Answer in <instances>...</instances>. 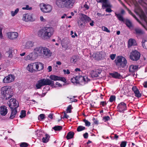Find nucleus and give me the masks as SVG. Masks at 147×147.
Wrapping results in <instances>:
<instances>
[{
  "label": "nucleus",
  "instance_id": "72a5a7b5",
  "mask_svg": "<svg viewBox=\"0 0 147 147\" xmlns=\"http://www.w3.org/2000/svg\"><path fill=\"white\" fill-rule=\"evenodd\" d=\"M50 138V136H49L48 134H46L45 137H43L42 139V142L44 143H47L49 141Z\"/></svg>",
  "mask_w": 147,
  "mask_h": 147
},
{
  "label": "nucleus",
  "instance_id": "338daca9",
  "mask_svg": "<svg viewBox=\"0 0 147 147\" xmlns=\"http://www.w3.org/2000/svg\"><path fill=\"white\" fill-rule=\"evenodd\" d=\"M63 71L64 73L66 72V73L67 74H69L70 73V71H69V70H68V69H67L66 71V70L64 69V70H63Z\"/></svg>",
  "mask_w": 147,
  "mask_h": 147
},
{
  "label": "nucleus",
  "instance_id": "a19ab883",
  "mask_svg": "<svg viewBox=\"0 0 147 147\" xmlns=\"http://www.w3.org/2000/svg\"><path fill=\"white\" fill-rule=\"evenodd\" d=\"M85 129V127L80 125L78 127L77 130L78 131H80L84 130Z\"/></svg>",
  "mask_w": 147,
  "mask_h": 147
},
{
  "label": "nucleus",
  "instance_id": "09e8293b",
  "mask_svg": "<svg viewBox=\"0 0 147 147\" xmlns=\"http://www.w3.org/2000/svg\"><path fill=\"white\" fill-rule=\"evenodd\" d=\"M115 96L112 95L109 98V101L110 102H112L115 100Z\"/></svg>",
  "mask_w": 147,
  "mask_h": 147
},
{
  "label": "nucleus",
  "instance_id": "412c9836",
  "mask_svg": "<svg viewBox=\"0 0 147 147\" xmlns=\"http://www.w3.org/2000/svg\"><path fill=\"white\" fill-rule=\"evenodd\" d=\"M110 75L112 77L119 79H123L122 76L120 74L117 72H115L113 73H111L110 74Z\"/></svg>",
  "mask_w": 147,
  "mask_h": 147
},
{
  "label": "nucleus",
  "instance_id": "9b49d317",
  "mask_svg": "<svg viewBox=\"0 0 147 147\" xmlns=\"http://www.w3.org/2000/svg\"><path fill=\"white\" fill-rule=\"evenodd\" d=\"M96 1L98 3H102V8L103 9H104L106 7H111L108 0H96Z\"/></svg>",
  "mask_w": 147,
  "mask_h": 147
},
{
  "label": "nucleus",
  "instance_id": "8fccbe9b",
  "mask_svg": "<svg viewBox=\"0 0 147 147\" xmlns=\"http://www.w3.org/2000/svg\"><path fill=\"white\" fill-rule=\"evenodd\" d=\"M22 9L23 10H30L32 9V8L31 7H29L28 5H26L25 7H22Z\"/></svg>",
  "mask_w": 147,
  "mask_h": 147
},
{
  "label": "nucleus",
  "instance_id": "c9c22d12",
  "mask_svg": "<svg viewBox=\"0 0 147 147\" xmlns=\"http://www.w3.org/2000/svg\"><path fill=\"white\" fill-rule=\"evenodd\" d=\"M50 78L54 81L59 80V77L55 75H51L50 77Z\"/></svg>",
  "mask_w": 147,
  "mask_h": 147
},
{
  "label": "nucleus",
  "instance_id": "5fc2aeb1",
  "mask_svg": "<svg viewBox=\"0 0 147 147\" xmlns=\"http://www.w3.org/2000/svg\"><path fill=\"white\" fill-rule=\"evenodd\" d=\"M116 56V55L115 54H112L110 55V57L112 60H113L115 59Z\"/></svg>",
  "mask_w": 147,
  "mask_h": 147
},
{
  "label": "nucleus",
  "instance_id": "7c9ffc66",
  "mask_svg": "<svg viewBox=\"0 0 147 147\" xmlns=\"http://www.w3.org/2000/svg\"><path fill=\"white\" fill-rule=\"evenodd\" d=\"M124 23H125L126 25L129 28L132 27V26L131 22L128 19H125V22Z\"/></svg>",
  "mask_w": 147,
  "mask_h": 147
},
{
  "label": "nucleus",
  "instance_id": "b1692460",
  "mask_svg": "<svg viewBox=\"0 0 147 147\" xmlns=\"http://www.w3.org/2000/svg\"><path fill=\"white\" fill-rule=\"evenodd\" d=\"M16 108H14V109L11 110V113L9 117L10 119H13L15 117L17 113V109Z\"/></svg>",
  "mask_w": 147,
  "mask_h": 147
},
{
  "label": "nucleus",
  "instance_id": "79ce46f5",
  "mask_svg": "<svg viewBox=\"0 0 147 147\" xmlns=\"http://www.w3.org/2000/svg\"><path fill=\"white\" fill-rule=\"evenodd\" d=\"M26 116V111L24 110H22L21 111V115L20 117L21 118H22Z\"/></svg>",
  "mask_w": 147,
  "mask_h": 147
},
{
  "label": "nucleus",
  "instance_id": "4be33fe9",
  "mask_svg": "<svg viewBox=\"0 0 147 147\" xmlns=\"http://www.w3.org/2000/svg\"><path fill=\"white\" fill-rule=\"evenodd\" d=\"M43 47H36L34 49V51L35 53H37L38 55L39 54L40 55H42Z\"/></svg>",
  "mask_w": 147,
  "mask_h": 147
},
{
  "label": "nucleus",
  "instance_id": "cd10ccee",
  "mask_svg": "<svg viewBox=\"0 0 147 147\" xmlns=\"http://www.w3.org/2000/svg\"><path fill=\"white\" fill-rule=\"evenodd\" d=\"M134 30L136 34L138 35H142L144 33V31L140 28H136Z\"/></svg>",
  "mask_w": 147,
  "mask_h": 147
},
{
  "label": "nucleus",
  "instance_id": "2eb2a0df",
  "mask_svg": "<svg viewBox=\"0 0 147 147\" xmlns=\"http://www.w3.org/2000/svg\"><path fill=\"white\" fill-rule=\"evenodd\" d=\"M52 53L48 48L44 47L42 52V55L43 56L47 57H50Z\"/></svg>",
  "mask_w": 147,
  "mask_h": 147
},
{
  "label": "nucleus",
  "instance_id": "864d4df0",
  "mask_svg": "<svg viewBox=\"0 0 147 147\" xmlns=\"http://www.w3.org/2000/svg\"><path fill=\"white\" fill-rule=\"evenodd\" d=\"M146 41V40H143L142 41V45L144 48L146 49V47L145 46L144 43Z\"/></svg>",
  "mask_w": 147,
  "mask_h": 147
},
{
  "label": "nucleus",
  "instance_id": "052dcab7",
  "mask_svg": "<svg viewBox=\"0 0 147 147\" xmlns=\"http://www.w3.org/2000/svg\"><path fill=\"white\" fill-rule=\"evenodd\" d=\"M100 105H102V106H105L107 105V103L105 101H102L100 102Z\"/></svg>",
  "mask_w": 147,
  "mask_h": 147
},
{
  "label": "nucleus",
  "instance_id": "a211bd4d",
  "mask_svg": "<svg viewBox=\"0 0 147 147\" xmlns=\"http://www.w3.org/2000/svg\"><path fill=\"white\" fill-rule=\"evenodd\" d=\"M117 108L120 112H123L127 109L126 105L124 102H121L119 104Z\"/></svg>",
  "mask_w": 147,
  "mask_h": 147
},
{
  "label": "nucleus",
  "instance_id": "6e6552de",
  "mask_svg": "<svg viewBox=\"0 0 147 147\" xmlns=\"http://www.w3.org/2000/svg\"><path fill=\"white\" fill-rule=\"evenodd\" d=\"M40 7L41 11L45 13H50L52 9V6L49 4L42 3L40 5Z\"/></svg>",
  "mask_w": 147,
  "mask_h": 147
},
{
  "label": "nucleus",
  "instance_id": "603ef678",
  "mask_svg": "<svg viewBox=\"0 0 147 147\" xmlns=\"http://www.w3.org/2000/svg\"><path fill=\"white\" fill-rule=\"evenodd\" d=\"M126 142H122L120 144L121 147H125L126 145Z\"/></svg>",
  "mask_w": 147,
  "mask_h": 147
},
{
  "label": "nucleus",
  "instance_id": "bf43d9fd",
  "mask_svg": "<svg viewBox=\"0 0 147 147\" xmlns=\"http://www.w3.org/2000/svg\"><path fill=\"white\" fill-rule=\"evenodd\" d=\"M59 80H60L62 81H63L64 82H66V79L64 77H59Z\"/></svg>",
  "mask_w": 147,
  "mask_h": 147
},
{
  "label": "nucleus",
  "instance_id": "4468645a",
  "mask_svg": "<svg viewBox=\"0 0 147 147\" xmlns=\"http://www.w3.org/2000/svg\"><path fill=\"white\" fill-rule=\"evenodd\" d=\"M7 37L11 40L15 39L18 36V33L15 32H9L7 33Z\"/></svg>",
  "mask_w": 147,
  "mask_h": 147
},
{
  "label": "nucleus",
  "instance_id": "13d9d810",
  "mask_svg": "<svg viewBox=\"0 0 147 147\" xmlns=\"http://www.w3.org/2000/svg\"><path fill=\"white\" fill-rule=\"evenodd\" d=\"M103 119L105 120V121H107L110 119V118L109 116H105L103 117Z\"/></svg>",
  "mask_w": 147,
  "mask_h": 147
},
{
  "label": "nucleus",
  "instance_id": "f03ea898",
  "mask_svg": "<svg viewBox=\"0 0 147 147\" xmlns=\"http://www.w3.org/2000/svg\"><path fill=\"white\" fill-rule=\"evenodd\" d=\"M76 0H57L56 2V5L59 7L72 8L76 3Z\"/></svg>",
  "mask_w": 147,
  "mask_h": 147
},
{
  "label": "nucleus",
  "instance_id": "5701e85b",
  "mask_svg": "<svg viewBox=\"0 0 147 147\" xmlns=\"http://www.w3.org/2000/svg\"><path fill=\"white\" fill-rule=\"evenodd\" d=\"M128 47H131L132 46H136L137 45V43L135 40L134 39L130 38L128 42Z\"/></svg>",
  "mask_w": 147,
  "mask_h": 147
},
{
  "label": "nucleus",
  "instance_id": "de8ad7c7",
  "mask_svg": "<svg viewBox=\"0 0 147 147\" xmlns=\"http://www.w3.org/2000/svg\"><path fill=\"white\" fill-rule=\"evenodd\" d=\"M72 108V106L71 105H69L66 110V111L67 113H70L71 112V109Z\"/></svg>",
  "mask_w": 147,
  "mask_h": 147
},
{
  "label": "nucleus",
  "instance_id": "7ed1b4c3",
  "mask_svg": "<svg viewBox=\"0 0 147 147\" xmlns=\"http://www.w3.org/2000/svg\"><path fill=\"white\" fill-rule=\"evenodd\" d=\"M43 68V64L40 62L32 63L29 64L27 67L28 70L32 72L36 70L39 71Z\"/></svg>",
  "mask_w": 147,
  "mask_h": 147
},
{
  "label": "nucleus",
  "instance_id": "6e6d98bb",
  "mask_svg": "<svg viewBox=\"0 0 147 147\" xmlns=\"http://www.w3.org/2000/svg\"><path fill=\"white\" fill-rule=\"evenodd\" d=\"M110 7H106V8H107V9L105 10L106 11L109 13L111 12L112 10L111 9Z\"/></svg>",
  "mask_w": 147,
  "mask_h": 147
},
{
  "label": "nucleus",
  "instance_id": "dca6fc26",
  "mask_svg": "<svg viewBox=\"0 0 147 147\" xmlns=\"http://www.w3.org/2000/svg\"><path fill=\"white\" fill-rule=\"evenodd\" d=\"M69 39L67 38H65L61 41V43L62 47L67 49L68 47V44L70 42Z\"/></svg>",
  "mask_w": 147,
  "mask_h": 147
},
{
  "label": "nucleus",
  "instance_id": "423d86ee",
  "mask_svg": "<svg viewBox=\"0 0 147 147\" xmlns=\"http://www.w3.org/2000/svg\"><path fill=\"white\" fill-rule=\"evenodd\" d=\"M114 61L116 65L119 67L123 68L127 65V61L123 57L117 56Z\"/></svg>",
  "mask_w": 147,
  "mask_h": 147
},
{
  "label": "nucleus",
  "instance_id": "f257e3e1",
  "mask_svg": "<svg viewBox=\"0 0 147 147\" xmlns=\"http://www.w3.org/2000/svg\"><path fill=\"white\" fill-rule=\"evenodd\" d=\"M54 32V29L52 27H44L38 31V35L42 39H47L53 35Z\"/></svg>",
  "mask_w": 147,
  "mask_h": 147
},
{
  "label": "nucleus",
  "instance_id": "49530a36",
  "mask_svg": "<svg viewBox=\"0 0 147 147\" xmlns=\"http://www.w3.org/2000/svg\"><path fill=\"white\" fill-rule=\"evenodd\" d=\"M28 145V144L26 142L21 143L20 145L21 147H27Z\"/></svg>",
  "mask_w": 147,
  "mask_h": 147
},
{
  "label": "nucleus",
  "instance_id": "f704fd0d",
  "mask_svg": "<svg viewBox=\"0 0 147 147\" xmlns=\"http://www.w3.org/2000/svg\"><path fill=\"white\" fill-rule=\"evenodd\" d=\"M141 18L146 22L147 23L146 17L145 13L143 12H142L141 13L140 15Z\"/></svg>",
  "mask_w": 147,
  "mask_h": 147
},
{
  "label": "nucleus",
  "instance_id": "9d476101",
  "mask_svg": "<svg viewBox=\"0 0 147 147\" xmlns=\"http://www.w3.org/2000/svg\"><path fill=\"white\" fill-rule=\"evenodd\" d=\"M71 80L72 82L76 83V84L79 83L80 81H81L82 82H84L85 84L86 81L85 77L82 76H76L75 78H72Z\"/></svg>",
  "mask_w": 147,
  "mask_h": 147
},
{
  "label": "nucleus",
  "instance_id": "3c124183",
  "mask_svg": "<svg viewBox=\"0 0 147 147\" xmlns=\"http://www.w3.org/2000/svg\"><path fill=\"white\" fill-rule=\"evenodd\" d=\"M102 30L105 31H106L107 32H110V31L108 30V29L106 27L103 26L102 27Z\"/></svg>",
  "mask_w": 147,
  "mask_h": 147
},
{
  "label": "nucleus",
  "instance_id": "4c0bfd02",
  "mask_svg": "<svg viewBox=\"0 0 147 147\" xmlns=\"http://www.w3.org/2000/svg\"><path fill=\"white\" fill-rule=\"evenodd\" d=\"M78 26L82 28L84 26V24H85V22L84 21L82 20L81 19H80V20L78 22Z\"/></svg>",
  "mask_w": 147,
  "mask_h": 147
},
{
  "label": "nucleus",
  "instance_id": "39448f33",
  "mask_svg": "<svg viewBox=\"0 0 147 147\" xmlns=\"http://www.w3.org/2000/svg\"><path fill=\"white\" fill-rule=\"evenodd\" d=\"M54 82L49 79L43 78L38 81L36 84V87L37 89L41 88V87L45 85H51L53 86L54 85Z\"/></svg>",
  "mask_w": 147,
  "mask_h": 147
},
{
  "label": "nucleus",
  "instance_id": "c03bdc74",
  "mask_svg": "<svg viewBox=\"0 0 147 147\" xmlns=\"http://www.w3.org/2000/svg\"><path fill=\"white\" fill-rule=\"evenodd\" d=\"M134 93L135 94V96L136 97L138 98H139L141 97V94L140 93V92L138 90Z\"/></svg>",
  "mask_w": 147,
  "mask_h": 147
},
{
  "label": "nucleus",
  "instance_id": "393cba45",
  "mask_svg": "<svg viewBox=\"0 0 147 147\" xmlns=\"http://www.w3.org/2000/svg\"><path fill=\"white\" fill-rule=\"evenodd\" d=\"M125 7L127 9V10L128 11L129 13L137 21H138L140 24L144 28H145L146 30H147L146 27L143 24H142L141 22L139 21V20L137 18L136 16L134 15L133 13H132L130 11V10L129 9L127 8L125 6Z\"/></svg>",
  "mask_w": 147,
  "mask_h": 147
},
{
  "label": "nucleus",
  "instance_id": "1a4fd4ad",
  "mask_svg": "<svg viewBox=\"0 0 147 147\" xmlns=\"http://www.w3.org/2000/svg\"><path fill=\"white\" fill-rule=\"evenodd\" d=\"M7 104L11 110L14 109L16 108V109L19 106L18 103L16 102V100L14 99H11Z\"/></svg>",
  "mask_w": 147,
  "mask_h": 147
},
{
  "label": "nucleus",
  "instance_id": "6ab92c4d",
  "mask_svg": "<svg viewBox=\"0 0 147 147\" xmlns=\"http://www.w3.org/2000/svg\"><path fill=\"white\" fill-rule=\"evenodd\" d=\"M22 20L26 22L32 21L33 20L32 15L28 13L25 14L23 15Z\"/></svg>",
  "mask_w": 147,
  "mask_h": 147
},
{
  "label": "nucleus",
  "instance_id": "774afa93",
  "mask_svg": "<svg viewBox=\"0 0 147 147\" xmlns=\"http://www.w3.org/2000/svg\"><path fill=\"white\" fill-rule=\"evenodd\" d=\"M40 20L42 22H45V19L43 18V17L42 16H41L40 17Z\"/></svg>",
  "mask_w": 147,
  "mask_h": 147
},
{
  "label": "nucleus",
  "instance_id": "f8f14e48",
  "mask_svg": "<svg viewBox=\"0 0 147 147\" xmlns=\"http://www.w3.org/2000/svg\"><path fill=\"white\" fill-rule=\"evenodd\" d=\"M15 77L12 74H10L6 76L3 79V82L4 83H9L13 81L14 80Z\"/></svg>",
  "mask_w": 147,
  "mask_h": 147
},
{
  "label": "nucleus",
  "instance_id": "ddd939ff",
  "mask_svg": "<svg viewBox=\"0 0 147 147\" xmlns=\"http://www.w3.org/2000/svg\"><path fill=\"white\" fill-rule=\"evenodd\" d=\"M38 57V55L37 53H35L34 52L30 53L26 57V60H33L36 59Z\"/></svg>",
  "mask_w": 147,
  "mask_h": 147
},
{
  "label": "nucleus",
  "instance_id": "a18cd8bd",
  "mask_svg": "<svg viewBox=\"0 0 147 147\" xmlns=\"http://www.w3.org/2000/svg\"><path fill=\"white\" fill-rule=\"evenodd\" d=\"M83 121L85 123L86 126L89 127L90 125V123L87 120L84 119L83 120Z\"/></svg>",
  "mask_w": 147,
  "mask_h": 147
},
{
  "label": "nucleus",
  "instance_id": "0e129e2a",
  "mask_svg": "<svg viewBox=\"0 0 147 147\" xmlns=\"http://www.w3.org/2000/svg\"><path fill=\"white\" fill-rule=\"evenodd\" d=\"M84 137L85 138H87L88 137V134L87 133H86L83 134Z\"/></svg>",
  "mask_w": 147,
  "mask_h": 147
},
{
  "label": "nucleus",
  "instance_id": "c756f323",
  "mask_svg": "<svg viewBox=\"0 0 147 147\" xmlns=\"http://www.w3.org/2000/svg\"><path fill=\"white\" fill-rule=\"evenodd\" d=\"M81 19L85 22L86 21H88L90 22L91 21V19L88 16L85 15H83Z\"/></svg>",
  "mask_w": 147,
  "mask_h": 147
},
{
  "label": "nucleus",
  "instance_id": "0eeeda50",
  "mask_svg": "<svg viewBox=\"0 0 147 147\" xmlns=\"http://www.w3.org/2000/svg\"><path fill=\"white\" fill-rule=\"evenodd\" d=\"M140 54L136 50L132 51L129 55L130 59L133 61H137L140 58Z\"/></svg>",
  "mask_w": 147,
  "mask_h": 147
},
{
  "label": "nucleus",
  "instance_id": "680f3d73",
  "mask_svg": "<svg viewBox=\"0 0 147 147\" xmlns=\"http://www.w3.org/2000/svg\"><path fill=\"white\" fill-rule=\"evenodd\" d=\"M132 90L134 92H136L138 90L136 86H133L132 88Z\"/></svg>",
  "mask_w": 147,
  "mask_h": 147
},
{
  "label": "nucleus",
  "instance_id": "e433bc0d",
  "mask_svg": "<svg viewBox=\"0 0 147 147\" xmlns=\"http://www.w3.org/2000/svg\"><path fill=\"white\" fill-rule=\"evenodd\" d=\"M55 131H59L62 129V127L61 126H56L53 127V128Z\"/></svg>",
  "mask_w": 147,
  "mask_h": 147
},
{
  "label": "nucleus",
  "instance_id": "aec40b11",
  "mask_svg": "<svg viewBox=\"0 0 147 147\" xmlns=\"http://www.w3.org/2000/svg\"><path fill=\"white\" fill-rule=\"evenodd\" d=\"M8 110L7 107L5 106H2L0 107V113L2 116H5L7 114Z\"/></svg>",
  "mask_w": 147,
  "mask_h": 147
},
{
  "label": "nucleus",
  "instance_id": "4d7b16f0",
  "mask_svg": "<svg viewBox=\"0 0 147 147\" xmlns=\"http://www.w3.org/2000/svg\"><path fill=\"white\" fill-rule=\"evenodd\" d=\"M2 28L1 27H0V38H3V36L2 33Z\"/></svg>",
  "mask_w": 147,
  "mask_h": 147
},
{
  "label": "nucleus",
  "instance_id": "ea45409f",
  "mask_svg": "<svg viewBox=\"0 0 147 147\" xmlns=\"http://www.w3.org/2000/svg\"><path fill=\"white\" fill-rule=\"evenodd\" d=\"M140 1V3L141 5L144 7H146L147 5V0H141Z\"/></svg>",
  "mask_w": 147,
  "mask_h": 147
},
{
  "label": "nucleus",
  "instance_id": "473e14b6",
  "mask_svg": "<svg viewBox=\"0 0 147 147\" xmlns=\"http://www.w3.org/2000/svg\"><path fill=\"white\" fill-rule=\"evenodd\" d=\"M74 134L73 132L70 131L68 133L67 136L66 138L67 139H70L73 138Z\"/></svg>",
  "mask_w": 147,
  "mask_h": 147
},
{
  "label": "nucleus",
  "instance_id": "bb28decb",
  "mask_svg": "<svg viewBox=\"0 0 147 147\" xmlns=\"http://www.w3.org/2000/svg\"><path fill=\"white\" fill-rule=\"evenodd\" d=\"M34 42L31 41H29L27 42L25 45V48L26 49H29L32 47L34 45Z\"/></svg>",
  "mask_w": 147,
  "mask_h": 147
},
{
  "label": "nucleus",
  "instance_id": "e2e57ef3",
  "mask_svg": "<svg viewBox=\"0 0 147 147\" xmlns=\"http://www.w3.org/2000/svg\"><path fill=\"white\" fill-rule=\"evenodd\" d=\"M41 119H43L45 117V115L44 114H40L39 116Z\"/></svg>",
  "mask_w": 147,
  "mask_h": 147
},
{
  "label": "nucleus",
  "instance_id": "37998d69",
  "mask_svg": "<svg viewBox=\"0 0 147 147\" xmlns=\"http://www.w3.org/2000/svg\"><path fill=\"white\" fill-rule=\"evenodd\" d=\"M12 52L13 50L11 49H9L8 52H7V53L9 55L8 56L9 57L11 58L13 57Z\"/></svg>",
  "mask_w": 147,
  "mask_h": 147
},
{
  "label": "nucleus",
  "instance_id": "c85d7f7f",
  "mask_svg": "<svg viewBox=\"0 0 147 147\" xmlns=\"http://www.w3.org/2000/svg\"><path fill=\"white\" fill-rule=\"evenodd\" d=\"M115 15L117 17L118 19L120 21H122L123 22H125V19H124L122 16L121 14H117L115 13Z\"/></svg>",
  "mask_w": 147,
  "mask_h": 147
},
{
  "label": "nucleus",
  "instance_id": "58836bf2",
  "mask_svg": "<svg viewBox=\"0 0 147 147\" xmlns=\"http://www.w3.org/2000/svg\"><path fill=\"white\" fill-rule=\"evenodd\" d=\"M19 11V9L18 8H17L14 11H11V16H14L18 13Z\"/></svg>",
  "mask_w": 147,
  "mask_h": 147
},
{
  "label": "nucleus",
  "instance_id": "a878e982",
  "mask_svg": "<svg viewBox=\"0 0 147 147\" xmlns=\"http://www.w3.org/2000/svg\"><path fill=\"white\" fill-rule=\"evenodd\" d=\"M138 68V66L131 65L129 67V71L130 72H134L136 71Z\"/></svg>",
  "mask_w": 147,
  "mask_h": 147
},
{
  "label": "nucleus",
  "instance_id": "2f4dec72",
  "mask_svg": "<svg viewBox=\"0 0 147 147\" xmlns=\"http://www.w3.org/2000/svg\"><path fill=\"white\" fill-rule=\"evenodd\" d=\"M78 59V57L76 55H74L71 58L70 61L71 63H75L77 61Z\"/></svg>",
  "mask_w": 147,
  "mask_h": 147
},
{
  "label": "nucleus",
  "instance_id": "69168bd1",
  "mask_svg": "<svg viewBox=\"0 0 147 147\" xmlns=\"http://www.w3.org/2000/svg\"><path fill=\"white\" fill-rule=\"evenodd\" d=\"M93 120L94 124H98V121L96 120L94 118H93Z\"/></svg>",
  "mask_w": 147,
  "mask_h": 147
},
{
  "label": "nucleus",
  "instance_id": "f3484780",
  "mask_svg": "<svg viewBox=\"0 0 147 147\" xmlns=\"http://www.w3.org/2000/svg\"><path fill=\"white\" fill-rule=\"evenodd\" d=\"M101 71L100 69H95L91 71L90 74L92 78L97 77L99 76Z\"/></svg>",
  "mask_w": 147,
  "mask_h": 147
},
{
  "label": "nucleus",
  "instance_id": "20e7f679",
  "mask_svg": "<svg viewBox=\"0 0 147 147\" xmlns=\"http://www.w3.org/2000/svg\"><path fill=\"white\" fill-rule=\"evenodd\" d=\"M1 93L4 99L7 100L12 96L13 92L12 90L8 86H5L1 89Z\"/></svg>",
  "mask_w": 147,
  "mask_h": 147
}]
</instances>
